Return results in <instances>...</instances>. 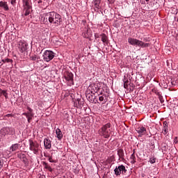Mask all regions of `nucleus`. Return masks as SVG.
<instances>
[{
	"label": "nucleus",
	"instance_id": "nucleus-1",
	"mask_svg": "<svg viewBox=\"0 0 178 178\" xmlns=\"http://www.w3.org/2000/svg\"><path fill=\"white\" fill-rule=\"evenodd\" d=\"M45 16H47L49 23L51 24H56V26H59L62 24V15L55 12L47 13L45 14Z\"/></svg>",
	"mask_w": 178,
	"mask_h": 178
},
{
	"label": "nucleus",
	"instance_id": "nucleus-2",
	"mask_svg": "<svg viewBox=\"0 0 178 178\" xmlns=\"http://www.w3.org/2000/svg\"><path fill=\"white\" fill-rule=\"evenodd\" d=\"M99 134L104 138H109L111 137V123L103 125L99 130Z\"/></svg>",
	"mask_w": 178,
	"mask_h": 178
},
{
	"label": "nucleus",
	"instance_id": "nucleus-3",
	"mask_svg": "<svg viewBox=\"0 0 178 178\" xmlns=\"http://www.w3.org/2000/svg\"><path fill=\"white\" fill-rule=\"evenodd\" d=\"M16 130L13 127H6L0 130V138H5L6 136H15Z\"/></svg>",
	"mask_w": 178,
	"mask_h": 178
},
{
	"label": "nucleus",
	"instance_id": "nucleus-4",
	"mask_svg": "<svg viewBox=\"0 0 178 178\" xmlns=\"http://www.w3.org/2000/svg\"><path fill=\"white\" fill-rule=\"evenodd\" d=\"M128 42L130 45H134L136 47H140L141 48H147L149 47V43H145L144 42L139 40L136 38H129Z\"/></svg>",
	"mask_w": 178,
	"mask_h": 178
},
{
	"label": "nucleus",
	"instance_id": "nucleus-5",
	"mask_svg": "<svg viewBox=\"0 0 178 178\" xmlns=\"http://www.w3.org/2000/svg\"><path fill=\"white\" fill-rule=\"evenodd\" d=\"M29 143L30 151H32L35 155H38V152L40 151V144L38 143L37 141H33L31 139L29 140Z\"/></svg>",
	"mask_w": 178,
	"mask_h": 178
},
{
	"label": "nucleus",
	"instance_id": "nucleus-6",
	"mask_svg": "<svg viewBox=\"0 0 178 178\" xmlns=\"http://www.w3.org/2000/svg\"><path fill=\"white\" fill-rule=\"evenodd\" d=\"M43 60L45 62H50V60H52L54 58H55V55L54 51H50V50H46L43 53Z\"/></svg>",
	"mask_w": 178,
	"mask_h": 178
},
{
	"label": "nucleus",
	"instance_id": "nucleus-7",
	"mask_svg": "<svg viewBox=\"0 0 178 178\" xmlns=\"http://www.w3.org/2000/svg\"><path fill=\"white\" fill-rule=\"evenodd\" d=\"M114 172L116 176H120V175H124V173L127 172V170H126V167H124V165H121L118 167H116L114 170Z\"/></svg>",
	"mask_w": 178,
	"mask_h": 178
},
{
	"label": "nucleus",
	"instance_id": "nucleus-8",
	"mask_svg": "<svg viewBox=\"0 0 178 178\" xmlns=\"http://www.w3.org/2000/svg\"><path fill=\"white\" fill-rule=\"evenodd\" d=\"M27 47H29V44H27V42H26V41L21 40L19 42L18 49H19V51L22 52V54L27 51Z\"/></svg>",
	"mask_w": 178,
	"mask_h": 178
},
{
	"label": "nucleus",
	"instance_id": "nucleus-9",
	"mask_svg": "<svg viewBox=\"0 0 178 178\" xmlns=\"http://www.w3.org/2000/svg\"><path fill=\"white\" fill-rule=\"evenodd\" d=\"M64 77H65L66 81H69V83H70V84L73 85V81H74L73 73L67 71L64 73Z\"/></svg>",
	"mask_w": 178,
	"mask_h": 178
},
{
	"label": "nucleus",
	"instance_id": "nucleus-10",
	"mask_svg": "<svg viewBox=\"0 0 178 178\" xmlns=\"http://www.w3.org/2000/svg\"><path fill=\"white\" fill-rule=\"evenodd\" d=\"M136 132L139 134L138 137H143L147 134V129L144 127H138L136 128Z\"/></svg>",
	"mask_w": 178,
	"mask_h": 178
},
{
	"label": "nucleus",
	"instance_id": "nucleus-11",
	"mask_svg": "<svg viewBox=\"0 0 178 178\" xmlns=\"http://www.w3.org/2000/svg\"><path fill=\"white\" fill-rule=\"evenodd\" d=\"M24 116H26L28 122L31 123V120H33V118H34V113H24Z\"/></svg>",
	"mask_w": 178,
	"mask_h": 178
},
{
	"label": "nucleus",
	"instance_id": "nucleus-12",
	"mask_svg": "<svg viewBox=\"0 0 178 178\" xmlns=\"http://www.w3.org/2000/svg\"><path fill=\"white\" fill-rule=\"evenodd\" d=\"M44 145L46 149H51L52 145L51 143V140H49V138H45L44 140Z\"/></svg>",
	"mask_w": 178,
	"mask_h": 178
},
{
	"label": "nucleus",
	"instance_id": "nucleus-13",
	"mask_svg": "<svg viewBox=\"0 0 178 178\" xmlns=\"http://www.w3.org/2000/svg\"><path fill=\"white\" fill-rule=\"evenodd\" d=\"M92 3L95 9H97V10H99V9H101V0H93Z\"/></svg>",
	"mask_w": 178,
	"mask_h": 178
},
{
	"label": "nucleus",
	"instance_id": "nucleus-14",
	"mask_svg": "<svg viewBox=\"0 0 178 178\" xmlns=\"http://www.w3.org/2000/svg\"><path fill=\"white\" fill-rule=\"evenodd\" d=\"M118 155L120 159H122V161L124 160V152L123 151V149H120L118 150Z\"/></svg>",
	"mask_w": 178,
	"mask_h": 178
},
{
	"label": "nucleus",
	"instance_id": "nucleus-15",
	"mask_svg": "<svg viewBox=\"0 0 178 178\" xmlns=\"http://www.w3.org/2000/svg\"><path fill=\"white\" fill-rule=\"evenodd\" d=\"M0 8H2L3 10H9V6H8V3L5 1L0 2Z\"/></svg>",
	"mask_w": 178,
	"mask_h": 178
},
{
	"label": "nucleus",
	"instance_id": "nucleus-16",
	"mask_svg": "<svg viewBox=\"0 0 178 178\" xmlns=\"http://www.w3.org/2000/svg\"><path fill=\"white\" fill-rule=\"evenodd\" d=\"M56 134L57 136V138H58V140H62V138L63 137V134H62V131H60V129H59V128L56 129Z\"/></svg>",
	"mask_w": 178,
	"mask_h": 178
},
{
	"label": "nucleus",
	"instance_id": "nucleus-17",
	"mask_svg": "<svg viewBox=\"0 0 178 178\" xmlns=\"http://www.w3.org/2000/svg\"><path fill=\"white\" fill-rule=\"evenodd\" d=\"M100 37H102V41L104 42V44H106L108 45V36L105 33H102L100 35Z\"/></svg>",
	"mask_w": 178,
	"mask_h": 178
},
{
	"label": "nucleus",
	"instance_id": "nucleus-18",
	"mask_svg": "<svg viewBox=\"0 0 178 178\" xmlns=\"http://www.w3.org/2000/svg\"><path fill=\"white\" fill-rule=\"evenodd\" d=\"M42 165L43 166H44V169H47L50 172H53L54 169H52V168H51V165H48L47 162L43 161Z\"/></svg>",
	"mask_w": 178,
	"mask_h": 178
},
{
	"label": "nucleus",
	"instance_id": "nucleus-19",
	"mask_svg": "<svg viewBox=\"0 0 178 178\" xmlns=\"http://www.w3.org/2000/svg\"><path fill=\"white\" fill-rule=\"evenodd\" d=\"M18 158H19V159H21V161H22L23 162H26V161H27V157H26V154L23 153L18 154Z\"/></svg>",
	"mask_w": 178,
	"mask_h": 178
},
{
	"label": "nucleus",
	"instance_id": "nucleus-20",
	"mask_svg": "<svg viewBox=\"0 0 178 178\" xmlns=\"http://www.w3.org/2000/svg\"><path fill=\"white\" fill-rule=\"evenodd\" d=\"M17 149H19V144L18 143H15L14 145H12V146L10 147V151H17Z\"/></svg>",
	"mask_w": 178,
	"mask_h": 178
},
{
	"label": "nucleus",
	"instance_id": "nucleus-21",
	"mask_svg": "<svg viewBox=\"0 0 178 178\" xmlns=\"http://www.w3.org/2000/svg\"><path fill=\"white\" fill-rule=\"evenodd\" d=\"M24 8H31V6H30V3L29 2V0H22Z\"/></svg>",
	"mask_w": 178,
	"mask_h": 178
},
{
	"label": "nucleus",
	"instance_id": "nucleus-22",
	"mask_svg": "<svg viewBox=\"0 0 178 178\" xmlns=\"http://www.w3.org/2000/svg\"><path fill=\"white\" fill-rule=\"evenodd\" d=\"M31 9V7L29 8H24V16H29L30 15V10Z\"/></svg>",
	"mask_w": 178,
	"mask_h": 178
},
{
	"label": "nucleus",
	"instance_id": "nucleus-23",
	"mask_svg": "<svg viewBox=\"0 0 178 178\" xmlns=\"http://www.w3.org/2000/svg\"><path fill=\"white\" fill-rule=\"evenodd\" d=\"M130 159L131 160V163H136V154L134 152L131 155Z\"/></svg>",
	"mask_w": 178,
	"mask_h": 178
},
{
	"label": "nucleus",
	"instance_id": "nucleus-24",
	"mask_svg": "<svg viewBox=\"0 0 178 178\" xmlns=\"http://www.w3.org/2000/svg\"><path fill=\"white\" fill-rule=\"evenodd\" d=\"M129 87V79L124 78V88Z\"/></svg>",
	"mask_w": 178,
	"mask_h": 178
},
{
	"label": "nucleus",
	"instance_id": "nucleus-25",
	"mask_svg": "<svg viewBox=\"0 0 178 178\" xmlns=\"http://www.w3.org/2000/svg\"><path fill=\"white\" fill-rule=\"evenodd\" d=\"M86 98L90 102H92L94 99L93 96L90 93H86Z\"/></svg>",
	"mask_w": 178,
	"mask_h": 178
},
{
	"label": "nucleus",
	"instance_id": "nucleus-26",
	"mask_svg": "<svg viewBox=\"0 0 178 178\" xmlns=\"http://www.w3.org/2000/svg\"><path fill=\"white\" fill-rule=\"evenodd\" d=\"M43 24H48V23L49 22V21L48 20V17L45 16L43 17Z\"/></svg>",
	"mask_w": 178,
	"mask_h": 178
},
{
	"label": "nucleus",
	"instance_id": "nucleus-27",
	"mask_svg": "<svg viewBox=\"0 0 178 178\" xmlns=\"http://www.w3.org/2000/svg\"><path fill=\"white\" fill-rule=\"evenodd\" d=\"M31 60L35 61V60H38L39 58H38V56H37L36 55H35V56H31Z\"/></svg>",
	"mask_w": 178,
	"mask_h": 178
},
{
	"label": "nucleus",
	"instance_id": "nucleus-28",
	"mask_svg": "<svg viewBox=\"0 0 178 178\" xmlns=\"http://www.w3.org/2000/svg\"><path fill=\"white\" fill-rule=\"evenodd\" d=\"M9 62H12V60L11 59H9V58H6V59H3L2 60V63H9Z\"/></svg>",
	"mask_w": 178,
	"mask_h": 178
},
{
	"label": "nucleus",
	"instance_id": "nucleus-29",
	"mask_svg": "<svg viewBox=\"0 0 178 178\" xmlns=\"http://www.w3.org/2000/svg\"><path fill=\"white\" fill-rule=\"evenodd\" d=\"M156 161V159H155V158H151L149 159L150 163H155Z\"/></svg>",
	"mask_w": 178,
	"mask_h": 178
},
{
	"label": "nucleus",
	"instance_id": "nucleus-30",
	"mask_svg": "<svg viewBox=\"0 0 178 178\" xmlns=\"http://www.w3.org/2000/svg\"><path fill=\"white\" fill-rule=\"evenodd\" d=\"M27 109L29 111L28 112H26L27 113H33V109L31 108H30V106H28Z\"/></svg>",
	"mask_w": 178,
	"mask_h": 178
},
{
	"label": "nucleus",
	"instance_id": "nucleus-31",
	"mask_svg": "<svg viewBox=\"0 0 178 178\" xmlns=\"http://www.w3.org/2000/svg\"><path fill=\"white\" fill-rule=\"evenodd\" d=\"M10 3L13 6H15L16 5V0H10Z\"/></svg>",
	"mask_w": 178,
	"mask_h": 178
},
{
	"label": "nucleus",
	"instance_id": "nucleus-32",
	"mask_svg": "<svg viewBox=\"0 0 178 178\" xmlns=\"http://www.w3.org/2000/svg\"><path fill=\"white\" fill-rule=\"evenodd\" d=\"M94 88H95V90H94V92H98V91H99L100 88H97V86H94Z\"/></svg>",
	"mask_w": 178,
	"mask_h": 178
},
{
	"label": "nucleus",
	"instance_id": "nucleus-33",
	"mask_svg": "<svg viewBox=\"0 0 178 178\" xmlns=\"http://www.w3.org/2000/svg\"><path fill=\"white\" fill-rule=\"evenodd\" d=\"M174 143L175 144H177L178 143V136H176L175 138H174Z\"/></svg>",
	"mask_w": 178,
	"mask_h": 178
},
{
	"label": "nucleus",
	"instance_id": "nucleus-34",
	"mask_svg": "<svg viewBox=\"0 0 178 178\" xmlns=\"http://www.w3.org/2000/svg\"><path fill=\"white\" fill-rule=\"evenodd\" d=\"M49 162H51V163H54L55 161L54 160V159H52V157H49Z\"/></svg>",
	"mask_w": 178,
	"mask_h": 178
},
{
	"label": "nucleus",
	"instance_id": "nucleus-35",
	"mask_svg": "<svg viewBox=\"0 0 178 178\" xmlns=\"http://www.w3.org/2000/svg\"><path fill=\"white\" fill-rule=\"evenodd\" d=\"M3 168V162L0 160V170Z\"/></svg>",
	"mask_w": 178,
	"mask_h": 178
},
{
	"label": "nucleus",
	"instance_id": "nucleus-36",
	"mask_svg": "<svg viewBox=\"0 0 178 178\" xmlns=\"http://www.w3.org/2000/svg\"><path fill=\"white\" fill-rule=\"evenodd\" d=\"M164 129H168V122H163Z\"/></svg>",
	"mask_w": 178,
	"mask_h": 178
},
{
	"label": "nucleus",
	"instance_id": "nucleus-37",
	"mask_svg": "<svg viewBox=\"0 0 178 178\" xmlns=\"http://www.w3.org/2000/svg\"><path fill=\"white\" fill-rule=\"evenodd\" d=\"M3 97L8 95V92H6V90H3Z\"/></svg>",
	"mask_w": 178,
	"mask_h": 178
},
{
	"label": "nucleus",
	"instance_id": "nucleus-38",
	"mask_svg": "<svg viewBox=\"0 0 178 178\" xmlns=\"http://www.w3.org/2000/svg\"><path fill=\"white\" fill-rule=\"evenodd\" d=\"M3 94V90L2 89H0V97H2Z\"/></svg>",
	"mask_w": 178,
	"mask_h": 178
},
{
	"label": "nucleus",
	"instance_id": "nucleus-39",
	"mask_svg": "<svg viewBox=\"0 0 178 178\" xmlns=\"http://www.w3.org/2000/svg\"><path fill=\"white\" fill-rule=\"evenodd\" d=\"M99 101H104V97H102V96H100L99 97Z\"/></svg>",
	"mask_w": 178,
	"mask_h": 178
},
{
	"label": "nucleus",
	"instance_id": "nucleus-40",
	"mask_svg": "<svg viewBox=\"0 0 178 178\" xmlns=\"http://www.w3.org/2000/svg\"><path fill=\"white\" fill-rule=\"evenodd\" d=\"M155 95H158V97H159V95H161V93L158 91L155 92Z\"/></svg>",
	"mask_w": 178,
	"mask_h": 178
},
{
	"label": "nucleus",
	"instance_id": "nucleus-41",
	"mask_svg": "<svg viewBox=\"0 0 178 178\" xmlns=\"http://www.w3.org/2000/svg\"><path fill=\"white\" fill-rule=\"evenodd\" d=\"M108 1L109 2V3H113V2L115 1L114 0H108Z\"/></svg>",
	"mask_w": 178,
	"mask_h": 178
},
{
	"label": "nucleus",
	"instance_id": "nucleus-42",
	"mask_svg": "<svg viewBox=\"0 0 178 178\" xmlns=\"http://www.w3.org/2000/svg\"><path fill=\"white\" fill-rule=\"evenodd\" d=\"M163 97L161 96V95H160L159 96V99H160V101H162V99H163Z\"/></svg>",
	"mask_w": 178,
	"mask_h": 178
},
{
	"label": "nucleus",
	"instance_id": "nucleus-43",
	"mask_svg": "<svg viewBox=\"0 0 178 178\" xmlns=\"http://www.w3.org/2000/svg\"><path fill=\"white\" fill-rule=\"evenodd\" d=\"M95 38H98L99 37V35L98 34H95Z\"/></svg>",
	"mask_w": 178,
	"mask_h": 178
},
{
	"label": "nucleus",
	"instance_id": "nucleus-44",
	"mask_svg": "<svg viewBox=\"0 0 178 178\" xmlns=\"http://www.w3.org/2000/svg\"><path fill=\"white\" fill-rule=\"evenodd\" d=\"M5 97V98H6V99H8V95H6V96H4Z\"/></svg>",
	"mask_w": 178,
	"mask_h": 178
},
{
	"label": "nucleus",
	"instance_id": "nucleus-45",
	"mask_svg": "<svg viewBox=\"0 0 178 178\" xmlns=\"http://www.w3.org/2000/svg\"><path fill=\"white\" fill-rule=\"evenodd\" d=\"M42 2V1L40 0V1H38V3H41Z\"/></svg>",
	"mask_w": 178,
	"mask_h": 178
},
{
	"label": "nucleus",
	"instance_id": "nucleus-46",
	"mask_svg": "<svg viewBox=\"0 0 178 178\" xmlns=\"http://www.w3.org/2000/svg\"><path fill=\"white\" fill-rule=\"evenodd\" d=\"M166 129H167V128H164V131H165V133H166Z\"/></svg>",
	"mask_w": 178,
	"mask_h": 178
},
{
	"label": "nucleus",
	"instance_id": "nucleus-47",
	"mask_svg": "<svg viewBox=\"0 0 178 178\" xmlns=\"http://www.w3.org/2000/svg\"><path fill=\"white\" fill-rule=\"evenodd\" d=\"M146 1V2H149V0H145Z\"/></svg>",
	"mask_w": 178,
	"mask_h": 178
},
{
	"label": "nucleus",
	"instance_id": "nucleus-48",
	"mask_svg": "<svg viewBox=\"0 0 178 178\" xmlns=\"http://www.w3.org/2000/svg\"><path fill=\"white\" fill-rule=\"evenodd\" d=\"M100 95H102V92H100Z\"/></svg>",
	"mask_w": 178,
	"mask_h": 178
}]
</instances>
